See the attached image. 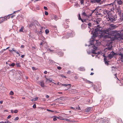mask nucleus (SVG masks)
Returning <instances> with one entry per match:
<instances>
[{
  "mask_svg": "<svg viewBox=\"0 0 123 123\" xmlns=\"http://www.w3.org/2000/svg\"><path fill=\"white\" fill-rule=\"evenodd\" d=\"M110 30L109 29H106L104 31L99 30L98 28L95 30V31L93 33V37H94L97 36H99L100 37H106L105 34H109Z\"/></svg>",
  "mask_w": 123,
  "mask_h": 123,
  "instance_id": "nucleus-1",
  "label": "nucleus"
},
{
  "mask_svg": "<svg viewBox=\"0 0 123 123\" xmlns=\"http://www.w3.org/2000/svg\"><path fill=\"white\" fill-rule=\"evenodd\" d=\"M115 53L113 52H111V53L109 54L107 56L105 57V55L102 54V55L103 56L105 57L104 59V60L105 64L108 65V62L109 61L107 60L110 59L112 57L115 55Z\"/></svg>",
  "mask_w": 123,
  "mask_h": 123,
  "instance_id": "nucleus-2",
  "label": "nucleus"
},
{
  "mask_svg": "<svg viewBox=\"0 0 123 123\" xmlns=\"http://www.w3.org/2000/svg\"><path fill=\"white\" fill-rule=\"evenodd\" d=\"M95 40L93 39V38L92 37L90 39V44L91 45H92V47H93V48L95 49H97V48L98 47V46L100 45V43H98V40H96V44L95 45L93 44V42L95 41Z\"/></svg>",
  "mask_w": 123,
  "mask_h": 123,
  "instance_id": "nucleus-3",
  "label": "nucleus"
},
{
  "mask_svg": "<svg viewBox=\"0 0 123 123\" xmlns=\"http://www.w3.org/2000/svg\"><path fill=\"white\" fill-rule=\"evenodd\" d=\"M87 52L89 54H92V53L94 54V55L92 54V57H94L95 55L96 56H97L98 55H99L100 56V55H102V53L101 52H98L97 53L94 50H92V52H88V51H87Z\"/></svg>",
  "mask_w": 123,
  "mask_h": 123,
  "instance_id": "nucleus-4",
  "label": "nucleus"
},
{
  "mask_svg": "<svg viewBox=\"0 0 123 123\" xmlns=\"http://www.w3.org/2000/svg\"><path fill=\"white\" fill-rule=\"evenodd\" d=\"M12 14L8 15L7 16L4 17V18H0V24L3 22L4 21L7 20L10 18V16Z\"/></svg>",
  "mask_w": 123,
  "mask_h": 123,
  "instance_id": "nucleus-5",
  "label": "nucleus"
},
{
  "mask_svg": "<svg viewBox=\"0 0 123 123\" xmlns=\"http://www.w3.org/2000/svg\"><path fill=\"white\" fill-rule=\"evenodd\" d=\"M107 21L109 22H111L115 21L116 20V18L113 17L112 16L110 17L109 15L108 17L106 18Z\"/></svg>",
  "mask_w": 123,
  "mask_h": 123,
  "instance_id": "nucleus-6",
  "label": "nucleus"
},
{
  "mask_svg": "<svg viewBox=\"0 0 123 123\" xmlns=\"http://www.w3.org/2000/svg\"><path fill=\"white\" fill-rule=\"evenodd\" d=\"M119 55L120 56L118 58L119 60L123 62V55L121 53L119 54Z\"/></svg>",
  "mask_w": 123,
  "mask_h": 123,
  "instance_id": "nucleus-7",
  "label": "nucleus"
},
{
  "mask_svg": "<svg viewBox=\"0 0 123 123\" xmlns=\"http://www.w3.org/2000/svg\"><path fill=\"white\" fill-rule=\"evenodd\" d=\"M43 28L42 27H41V28L40 29V30L39 31V30L38 29H37V30L35 31V32L36 33H37V34H40L42 33V29Z\"/></svg>",
  "mask_w": 123,
  "mask_h": 123,
  "instance_id": "nucleus-8",
  "label": "nucleus"
},
{
  "mask_svg": "<svg viewBox=\"0 0 123 123\" xmlns=\"http://www.w3.org/2000/svg\"><path fill=\"white\" fill-rule=\"evenodd\" d=\"M40 86L42 87H44L45 86V85H44V83L43 81H42L40 83Z\"/></svg>",
  "mask_w": 123,
  "mask_h": 123,
  "instance_id": "nucleus-9",
  "label": "nucleus"
},
{
  "mask_svg": "<svg viewBox=\"0 0 123 123\" xmlns=\"http://www.w3.org/2000/svg\"><path fill=\"white\" fill-rule=\"evenodd\" d=\"M83 80L85 81L86 83H87L89 84L90 83H92V82L91 81L88 80L86 79H84V78H83Z\"/></svg>",
  "mask_w": 123,
  "mask_h": 123,
  "instance_id": "nucleus-10",
  "label": "nucleus"
},
{
  "mask_svg": "<svg viewBox=\"0 0 123 123\" xmlns=\"http://www.w3.org/2000/svg\"><path fill=\"white\" fill-rule=\"evenodd\" d=\"M117 3L119 5H121L123 3L122 0H118L117 1Z\"/></svg>",
  "mask_w": 123,
  "mask_h": 123,
  "instance_id": "nucleus-11",
  "label": "nucleus"
},
{
  "mask_svg": "<svg viewBox=\"0 0 123 123\" xmlns=\"http://www.w3.org/2000/svg\"><path fill=\"white\" fill-rule=\"evenodd\" d=\"M79 70L81 71H83L85 70V69L84 67H80L79 68Z\"/></svg>",
  "mask_w": 123,
  "mask_h": 123,
  "instance_id": "nucleus-12",
  "label": "nucleus"
},
{
  "mask_svg": "<svg viewBox=\"0 0 123 123\" xmlns=\"http://www.w3.org/2000/svg\"><path fill=\"white\" fill-rule=\"evenodd\" d=\"M24 29V27L23 26H22L21 27L20 29L19 30V32H23V30Z\"/></svg>",
  "mask_w": 123,
  "mask_h": 123,
  "instance_id": "nucleus-13",
  "label": "nucleus"
},
{
  "mask_svg": "<svg viewBox=\"0 0 123 123\" xmlns=\"http://www.w3.org/2000/svg\"><path fill=\"white\" fill-rule=\"evenodd\" d=\"M67 38H68L69 37H72V34L70 33L67 34Z\"/></svg>",
  "mask_w": 123,
  "mask_h": 123,
  "instance_id": "nucleus-14",
  "label": "nucleus"
},
{
  "mask_svg": "<svg viewBox=\"0 0 123 123\" xmlns=\"http://www.w3.org/2000/svg\"><path fill=\"white\" fill-rule=\"evenodd\" d=\"M91 109V108L90 107H89L87 108L86 110V112H88L90 111Z\"/></svg>",
  "mask_w": 123,
  "mask_h": 123,
  "instance_id": "nucleus-15",
  "label": "nucleus"
},
{
  "mask_svg": "<svg viewBox=\"0 0 123 123\" xmlns=\"http://www.w3.org/2000/svg\"><path fill=\"white\" fill-rule=\"evenodd\" d=\"M78 19L79 20H80L83 22H84V21L83 20H82L81 18L80 15L79 14L78 15Z\"/></svg>",
  "mask_w": 123,
  "mask_h": 123,
  "instance_id": "nucleus-16",
  "label": "nucleus"
},
{
  "mask_svg": "<svg viewBox=\"0 0 123 123\" xmlns=\"http://www.w3.org/2000/svg\"><path fill=\"white\" fill-rule=\"evenodd\" d=\"M68 85L70 86V87H69V88H68V89H69V88H70V87L71 86V85L70 84H62V86H67Z\"/></svg>",
  "mask_w": 123,
  "mask_h": 123,
  "instance_id": "nucleus-17",
  "label": "nucleus"
},
{
  "mask_svg": "<svg viewBox=\"0 0 123 123\" xmlns=\"http://www.w3.org/2000/svg\"><path fill=\"white\" fill-rule=\"evenodd\" d=\"M38 98L36 97V98H34L33 99H31V101H36L37 100Z\"/></svg>",
  "mask_w": 123,
  "mask_h": 123,
  "instance_id": "nucleus-18",
  "label": "nucleus"
},
{
  "mask_svg": "<svg viewBox=\"0 0 123 123\" xmlns=\"http://www.w3.org/2000/svg\"><path fill=\"white\" fill-rule=\"evenodd\" d=\"M0 123H12V122H9L8 121H6L4 122H0Z\"/></svg>",
  "mask_w": 123,
  "mask_h": 123,
  "instance_id": "nucleus-19",
  "label": "nucleus"
},
{
  "mask_svg": "<svg viewBox=\"0 0 123 123\" xmlns=\"http://www.w3.org/2000/svg\"><path fill=\"white\" fill-rule=\"evenodd\" d=\"M90 2L92 3H95V0H90Z\"/></svg>",
  "mask_w": 123,
  "mask_h": 123,
  "instance_id": "nucleus-20",
  "label": "nucleus"
},
{
  "mask_svg": "<svg viewBox=\"0 0 123 123\" xmlns=\"http://www.w3.org/2000/svg\"><path fill=\"white\" fill-rule=\"evenodd\" d=\"M57 118L60 120H64V119L62 118V117H57Z\"/></svg>",
  "mask_w": 123,
  "mask_h": 123,
  "instance_id": "nucleus-21",
  "label": "nucleus"
},
{
  "mask_svg": "<svg viewBox=\"0 0 123 123\" xmlns=\"http://www.w3.org/2000/svg\"><path fill=\"white\" fill-rule=\"evenodd\" d=\"M15 65V64L14 63H12L10 65H9V66H12V67H14Z\"/></svg>",
  "mask_w": 123,
  "mask_h": 123,
  "instance_id": "nucleus-22",
  "label": "nucleus"
},
{
  "mask_svg": "<svg viewBox=\"0 0 123 123\" xmlns=\"http://www.w3.org/2000/svg\"><path fill=\"white\" fill-rule=\"evenodd\" d=\"M49 30H48L47 29H46L45 30V33H46V34H47L49 33Z\"/></svg>",
  "mask_w": 123,
  "mask_h": 123,
  "instance_id": "nucleus-23",
  "label": "nucleus"
},
{
  "mask_svg": "<svg viewBox=\"0 0 123 123\" xmlns=\"http://www.w3.org/2000/svg\"><path fill=\"white\" fill-rule=\"evenodd\" d=\"M84 2V0H80V2L81 4L83 5V3Z\"/></svg>",
  "mask_w": 123,
  "mask_h": 123,
  "instance_id": "nucleus-24",
  "label": "nucleus"
},
{
  "mask_svg": "<svg viewBox=\"0 0 123 123\" xmlns=\"http://www.w3.org/2000/svg\"><path fill=\"white\" fill-rule=\"evenodd\" d=\"M75 90L74 89H72L71 90V92L73 93L75 92Z\"/></svg>",
  "mask_w": 123,
  "mask_h": 123,
  "instance_id": "nucleus-25",
  "label": "nucleus"
},
{
  "mask_svg": "<svg viewBox=\"0 0 123 123\" xmlns=\"http://www.w3.org/2000/svg\"><path fill=\"white\" fill-rule=\"evenodd\" d=\"M59 76H61L62 77V78H66V77L65 76H64L62 74H60V75H59Z\"/></svg>",
  "mask_w": 123,
  "mask_h": 123,
  "instance_id": "nucleus-26",
  "label": "nucleus"
},
{
  "mask_svg": "<svg viewBox=\"0 0 123 123\" xmlns=\"http://www.w3.org/2000/svg\"><path fill=\"white\" fill-rule=\"evenodd\" d=\"M12 15V14L10 16V18H12L15 16V15Z\"/></svg>",
  "mask_w": 123,
  "mask_h": 123,
  "instance_id": "nucleus-27",
  "label": "nucleus"
},
{
  "mask_svg": "<svg viewBox=\"0 0 123 123\" xmlns=\"http://www.w3.org/2000/svg\"><path fill=\"white\" fill-rule=\"evenodd\" d=\"M101 0H95L96 3H99Z\"/></svg>",
  "mask_w": 123,
  "mask_h": 123,
  "instance_id": "nucleus-28",
  "label": "nucleus"
},
{
  "mask_svg": "<svg viewBox=\"0 0 123 123\" xmlns=\"http://www.w3.org/2000/svg\"><path fill=\"white\" fill-rule=\"evenodd\" d=\"M82 14L84 17H85V16L86 17L87 16V15H86V13L85 12H83L82 13Z\"/></svg>",
  "mask_w": 123,
  "mask_h": 123,
  "instance_id": "nucleus-29",
  "label": "nucleus"
},
{
  "mask_svg": "<svg viewBox=\"0 0 123 123\" xmlns=\"http://www.w3.org/2000/svg\"><path fill=\"white\" fill-rule=\"evenodd\" d=\"M19 119V118L18 117H16L15 119H14V120L16 121L18 120Z\"/></svg>",
  "mask_w": 123,
  "mask_h": 123,
  "instance_id": "nucleus-30",
  "label": "nucleus"
},
{
  "mask_svg": "<svg viewBox=\"0 0 123 123\" xmlns=\"http://www.w3.org/2000/svg\"><path fill=\"white\" fill-rule=\"evenodd\" d=\"M9 94L10 95H12L13 94V92L11 91L9 93Z\"/></svg>",
  "mask_w": 123,
  "mask_h": 123,
  "instance_id": "nucleus-31",
  "label": "nucleus"
},
{
  "mask_svg": "<svg viewBox=\"0 0 123 123\" xmlns=\"http://www.w3.org/2000/svg\"><path fill=\"white\" fill-rule=\"evenodd\" d=\"M62 84L61 83L59 82H58L57 83V84L59 85H61L62 86Z\"/></svg>",
  "mask_w": 123,
  "mask_h": 123,
  "instance_id": "nucleus-32",
  "label": "nucleus"
},
{
  "mask_svg": "<svg viewBox=\"0 0 123 123\" xmlns=\"http://www.w3.org/2000/svg\"><path fill=\"white\" fill-rule=\"evenodd\" d=\"M110 49V48H108V49H107V48H106L105 49V51H107V50H109Z\"/></svg>",
  "mask_w": 123,
  "mask_h": 123,
  "instance_id": "nucleus-33",
  "label": "nucleus"
},
{
  "mask_svg": "<svg viewBox=\"0 0 123 123\" xmlns=\"http://www.w3.org/2000/svg\"><path fill=\"white\" fill-rule=\"evenodd\" d=\"M46 110L48 111H50V112H54V111H52V110H49V109H47Z\"/></svg>",
  "mask_w": 123,
  "mask_h": 123,
  "instance_id": "nucleus-34",
  "label": "nucleus"
},
{
  "mask_svg": "<svg viewBox=\"0 0 123 123\" xmlns=\"http://www.w3.org/2000/svg\"><path fill=\"white\" fill-rule=\"evenodd\" d=\"M57 68L59 70L61 69H62V68L61 67L59 66L57 67Z\"/></svg>",
  "mask_w": 123,
  "mask_h": 123,
  "instance_id": "nucleus-35",
  "label": "nucleus"
},
{
  "mask_svg": "<svg viewBox=\"0 0 123 123\" xmlns=\"http://www.w3.org/2000/svg\"><path fill=\"white\" fill-rule=\"evenodd\" d=\"M16 65L17 67H20L19 64V63H17L16 64Z\"/></svg>",
  "mask_w": 123,
  "mask_h": 123,
  "instance_id": "nucleus-36",
  "label": "nucleus"
},
{
  "mask_svg": "<svg viewBox=\"0 0 123 123\" xmlns=\"http://www.w3.org/2000/svg\"><path fill=\"white\" fill-rule=\"evenodd\" d=\"M18 112V111L17 110H14V113H17V112Z\"/></svg>",
  "mask_w": 123,
  "mask_h": 123,
  "instance_id": "nucleus-37",
  "label": "nucleus"
},
{
  "mask_svg": "<svg viewBox=\"0 0 123 123\" xmlns=\"http://www.w3.org/2000/svg\"><path fill=\"white\" fill-rule=\"evenodd\" d=\"M46 81H50L51 82H52V80H50V79H46Z\"/></svg>",
  "mask_w": 123,
  "mask_h": 123,
  "instance_id": "nucleus-38",
  "label": "nucleus"
},
{
  "mask_svg": "<svg viewBox=\"0 0 123 123\" xmlns=\"http://www.w3.org/2000/svg\"><path fill=\"white\" fill-rule=\"evenodd\" d=\"M33 108H36V105L35 104H34L33 106Z\"/></svg>",
  "mask_w": 123,
  "mask_h": 123,
  "instance_id": "nucleus-39",
  "label": "nucleus"
},
{
  "mask_svg": "<svg viewBox=\"0 0 123 123\" xmlns=\"http://www.w3.org/2000/svg\"><path fill=\"white\" fill-rule=\"evenodd\" d=\"M45 15H47L48 14V13L46 11H45Z\"/></svg>",
  "mask_w": 123,
  "mask_h": 123,
  "instance_id": "nucleus-40",
  "label": "nucleus"
},
{
  "mask_svg": "<svg viewBox=\"0 0 123 123\" xmlns=\"http://www.w3.org/2000/svg\"><path fill=\"white\" fill-rule=\"evenodd\" d=\"M24 46L23 45H22L20 47L22 49H23L24 48Z\"/></svg>",
  "mask_w": 123,
  "mask_h": 123,
  "instance_id": "nucleus-41",
  "label": "nucleus"
},
{
  "mask_svg": "<svg viewBox=\"0 0 123 123\" xmlns=\"http://www.w3.org/2000/svg\"><path fill=\"white\" fill-rule=\"evenodd\" d=\"M57 117H54L53 118V120L54 121H55L57 120Z\"/></svg>",
  "mask_w": 123,
  "mask_h": 123,
  "instance_id": "nucleus-42",
  "label": "nucleus"
},
{
  "mask_svg": "<svg viewBox=\"0 0 123 123\" xmlns=\"http://www.w3.org/2000/svg\"><path fill=\"white\" fill-rule=\"evenodd\" d=\"M88 27L89 28L90 27L91 24L90 23H89L88 24Z\"/></svg>",
  "mask_w": 123,
  "mask_h": 123,
  "instance_id": "nucleus-43",
  "label": "nucleus"
},
{
  "mask_svg": "<svg viewBox=\"0 0 123 123\" xmlns=\"http://www.w3.org/2000/svg\"><path fill=\"white\" fill-rule=\"evenodd\" d=\"M11 117V115H9L7 117V119H9Z\"/></svg>",
  "mask_w": 123,
  "mask_h": 123,
  "instance_id": "nucleus-44",
  "label": "nucleus"
},
{
  "mask_svg": "<svg viewBox=\"0 0 123 123\" xmlns=\"http://www.w3.org/2000/svg\"><path fill=\"white\" fill-rule=\"evenodd\" d=\"M76 108V109H78V110L80 109V107H79V106H78V107H77Z\"/></svg>",
  "mask_w": 123,
  "mask_h": 123,
  "instance_id": "nucleus-45",
  "label": "nucleus"
},
{
  "mask_svg": "<svg viewBox=\"0 0 123 123\" xmlns=\"http://www.w3.org/2000/svg\"><path fill=\"white\" fill-rule=\"evenodd\" d=\"M44 8L45 10H47V8L46 7H45V6H44Z\"/></svg>",
  "mask_w": 123,
  "mask_h": 123,
  "instance_id": "nucleus-46",
  "label": "nucleus"
},
{
  "mask_svg": "<svg viewBox=\"0 0 123 123\" xmlns=\"http://www.w3.org/2000/svg\"><path fill=\"white\" fill-rule=\"evenodd\" d=\"M15 52L18 54H19V53L17 51H15Z\"/></svg>",
  "mask_w": 123,
  "mask_h": 123,
  "instance_id": "nucleus-47",
  "label": "nucleus"
},
{
  "mask_svg": "<svg viewBox=\"0 0 123 123\" xmlns=\"http://www.w3.org/2000/svg\"><path fill=\"white\" fill-rule=\"evenodd\" d=\"M46 98H48L49 97V96L48 95H46Z\"/></svg>",
  "mask_w": 123,
  "mask_h": 123,
  "instance_id": "nucleus-48",
  "label": "nucleus"
},
{
  "mask_svg": "<svg viewBox=\"0 0 123 123\" xmlns=\"http://www.w3.org/2000/svg\"><path fill=\"white\" fill-rule=\"evenodd\" d=\"M12 49V51H14V52H15L16 51V50H15L14 49V48H13Z\"/></svg>",
  "mask_w": 123,
  "mask_h": 123,
  "instance_id": "nucleus-49",
  "label": "nucleus"
},
{
  "mask_svg": "<svg viewBox=\"0 0 123 123\" xmlns=\"http://www.w3.org/2000/svg\"><path fill=\"white\" fill-rule=\"evenodd\" d=\"M3 101L2 100H1L0 101V104H2L3 103Z\"/></svg>",
  "mask_w": 123,
  "mask_h": 123,
  "instance_id": "nucleus-50",
  "label": "nucleus"
},
{
  "mask_svg": "<svg viewBox=\"0 0 123 123\" xmlns=\"http://www.w3.org/2000/svg\"><path fill=\"white\" fill-rule=\"evenodd\" d=\"M71 108L72 109H73L74 110H76L73 107H71Z\"/></svg>",
  "mask_w": 123,
  "mask_h": 123,
  "instance_id": "nucleus-51",
  "label": "nucleus"
},
{
  "mask_svg": "<svg viewBox=\"0 0 123 123\" xmlns=\"http://www.w3.org/2000/svg\"><path fill=\"white\" fill-rule=\"evenodd\" d=\"M44 73L45 74H46L47 73V72L46 71H45L44 72Z\"/></svg>",
  "mask_w": 123,
  "mask_h": 123,
  "instance_id": "nucleus-52",
  "label": "nucleus"
},
{
  "mask_svg": "<svg viewBox=\"0 0 123 123\" xmlns=\"http://www.w3.org/2000/svg\"><path fill=\"white\" fill-rule=\"evenodd\" d=\"M11 112L12 113H13V110H11Z\"/></svg>",
  "mask_w": 123,
  "mask_h": 123,
  "instance_id": "nucleus-53",
  "label": "nucleus"
},
{
  "mask_svg": "<svg viewBox=\"0 0 123 123\" xmlns=\"http://www.w3.org/2000/svg\"><path fill=\"white\" fill-rule=\"evenodd\" d=\"M110 123L109 122H107V121H105V122L103 123Z\"/></svg>",
  "mask_w": 123,
  "mask_h": 123,
  "instance_id": "nucleus-54",
  "label": "nucleus"
},
{
  "mask_svg": "<svg viewBox=\"0 0 123 123\" xmlns=\"http://www.w3.org/2000/svg\"><path fill=\"white\" fill-rule=\"evenodd\" d=\"M32 48L33 49H36L35 47H32Z\"/></svg>",
  "mask_w": 123,
  "mask_h": 123,
  "instance_id": "nucleus-55",
  "label": "nucleus"
},
{
  "mask_svg": "<svg viewBox=\"0 0 123 123\" xmlns=\"http://www.w3.org/2000/svg\"><path fill=\"white\" fill-rule=\"evenodd\" d=\"M24 55H21V57L22 58L23 57H24Z\"/></svg>",
  "mask_w": 123,
  "mask_h": 123,
  "instance_id": "nucleus-56",
  "label": "nucleus"
},
{
  "mask_svg": "<svg viewBox=\"0 0 123 123\" xmlns=\"http://www.w3.org/2000/svg\"><path fill=\"white\" fill-rule=\"evenodd\" d=\"M94 74V73H91V74H90V75H93V74Z\"/></svg>",
  "mask_w": 123,
  "mask_h": 123,
  "instance_id": "nucleus-57",
  "label": "nucleus"
},
{
  "mask_svg": "<svg viewBox=\"0 0 123 123\" xmlns=\"http://www.w3.org/2000/svg\"><path fill=\"white\" fill-rule=\"evenodd\" d=\"M70 72L69 71H68L67 72V73L68 74H70Z\"/></svg>",
  "mask_w": 123,
  "mask_h": 123,
  "instance_id": "nucleus-58",
  "label": "nucleus"
},
{
  "mask_svg": "<svg viewBox=\"0 0 123 123\" xmlns=\"http://www.w3.org/2000/svg\"><path fill=\"white\" fill-rule=\"evenodd\" d=\"M56 17H57V16H54V18H55V19H56Z\"/></svg>",
  "mask_w": 123,
  "mask_h": 123,
  "instance_id": "nucleus-59",
  "label": "nucleus"
},
{
  "mask_svg": "<svg viewBox=\"0 0 123 123\" xmlns=\"http://www.w3.org/2000/svg\"><path fill=\"white\" fill-rule=\"evenodd\" d=\"M64 120H67V121H69L68 119H64Z\"/></svg>",
  "mask_w": 123,
  "mask_h": 123,
  "instance_id": "nucleus-60",
  "label": "nucleus"
},
{
  "mask_svg": "<svg viewBox=\"0 0 123 123\" xmlns=\"http://www.w3.org/2000/svg\"><path fill=\"white\" fill-rule=\"evenodd\" d=\"M43 42L41 43L40 44L41 45H43Z\"/></svg>",
  "mask_w": 123,
  "mask_h": 123,
  "instance_id": "nucleus-61",
  "label": "nucleus"
},
{
  "mask_svg": "<svg viewBox=\"0 0 123 123\" xmlns=\"http://www.w3.org/2000/svg\"><path fill=\"white\" fill-rule=\"evenodd\" d=\"M17 11H14V12L12 14H13V13H15V12H16Z\"/></svg>",
  "mask_w": 123,
  "mask_h": 123,
  "instance_id": "nucleus-62",
  "label": "nucleus"
},
{
  "mask_svg": "<svg viewBox=\"0 0 123 123\" xmlns=\"http://www.w3.org/2000/svg\"><path fill=\"white\" fill-rule=\"evenodd\" d=\"M9 51L11 52H12V50H10V49H9Z\"/></svg>",
  "mask_w": 123,
  "mask_h": 123,
  "instance_id": "nucleus-63",
  "label": "nucleus"
},
{
  "mask_svg": "<svg viewBox=\"0 0 123 123\" xmlns=\"http://www.w3.org/2000/svg\"><path fill=\"white\" fill-rule=\"evenodd\" d=\"M118 12H119V13H121V11H119H119H118Z\"/></svg>",
  "mask_w": 123,
  "mask_h": 123,
  "instance_id": "nucleus-64",
  "label": "nucleus"
}]
</instances>
